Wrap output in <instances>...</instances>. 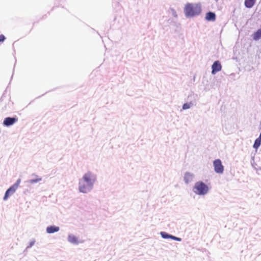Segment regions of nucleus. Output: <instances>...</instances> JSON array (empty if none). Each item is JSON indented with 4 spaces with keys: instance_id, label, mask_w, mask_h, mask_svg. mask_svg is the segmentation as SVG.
<instances>
[{
    "instance_id": "nucleus-3",
    "label": "nucleus",
    "mask_w": 261,
    "mask_h": 261,
    "mask_svg": "<svg viewBox=\"0 0 261 261\" xmlns=\"http://www.w3.org/2000/svg\"><path fill=\"white\" fill-rule=\"evenodd\" d=\"M21 180L20 179H18L15 184H14L13 186H12L11 187H10L6 192L5 195L4 197V200H6L8 197L13 195L18 188L20 183Z\"/></svg>"
},
{
    "instance_id": "nucleus-18",
    "label": "nucleus",
    "mask_w": 261,
    "mask_h": 261,
    "mask_svg": "<svg viewBox=\"0 0 261 261\" xmlns=\"http://www.w3.org/2000/svg\"><path fill=\"white\" fill-rule=\"evenodd\" d=\"M190 108V106L188 103H185L182 106V109L184 110L188 109Z\"/></svg>"
},
{
    "instance_id": "nucleus-7",
    "label": "nucleus",
    "mask_w": 261,
    "mask_h": 261,
    "mask_svg": "<svg viewBox=\"0 0 261 261\" xmlns=\"http://www.w3.org/2000/svg\"><path fill=\"white\" fill-rule=\"evenodd\" d=\"M79 190L83 193H87L91 188V186L87 184L84 183L83 181H81L79 183Z\"/></svg>"
},
{
    "instance_id": "nucleus-21",
    "label": "nucleus",
    "mask_w": 261,
    "mask_h": 261,
    "mask_svg": "<svg viewBox=\"0 0 261 261\" xmlns=\"http://www.w3.org/2000/svg\"><path fill=\"white\" fill-rule=\"evenodd\" d=\"M258 138H260V140H261V133L260 134L259 136V137Z\"/></svg>"
},
{
    "instance_id": "nucleus-12",
    "label": "nucleus",
    "mask_w": 261,
    "mask_h": 261,
    "mask_svg": "<svg viewBox=\"0 0 261 261\" xmlns=\"http://www.w3.org/2000/svg\"><path fill=\"white\" fill-rule=\"evenodd\" d=\"M193 177V174L191 173H190L189 172H187L185 174V177H184V180L188 184L190 181H191Z\"/></svg>"
},
{
    "instance_id": "nucleus-4",
    "label": "nucleus",
    "mask_w": 261,
    "mask_h": 261,
    "mask_svg": "<svg viewBox=\"0 0 261 261\" xmlns=\"http://www.w3.org/2000/svg\"><path fill=\"white\" fill-rule=\"evenodd\" d=\"M215 171L218 174H222L224 171V166L220 159L215 160L213 162Z\"/></svg>"
},
{
    "instance_id": "nucleus-14",
    "label": "nucleus",
    "mask_w": 261,
    "mask_h": 261,
    "mask_svg": "<svg viewBox=\"0 0 261 261\" xmlns=\"http://www.w3.org/2000/svg\"><path fill=\"white\" fill-rule=\"evenodd\" d=\"M260 38H261V29L258 30L254 34H253V39L255 40H258Z\"/></svg>"
},
{
    "instance_id": "nucleus-8",
    "label": "nucleus",
    "mask_w": 261,
    "mask_h": 261,
    "mask_svg": "<svg viewBox=\"0 0 261 261\" xmlns=\"http://www.w3.org/2000/svg\"><path fill=\"white\" fill-rule=\"evenodd\" d=\"M17 121V119L16 118L7 117L5 119L3 122L4 125L9 126L13 125L14 123Z\"/></svg>"
},
{
    "instance_id": "nucleus-6",
    "label": "nucleus",
    "mask_w": 261,
    "mask_h": 261,
    "mask_svg": "<svg viewBox=\"0 0 261 261\" xmlns=\"http://www.w3.org/2000/svg\"><path fill=\"white\" fill-rule=\"evenodd\" d=\"M212 73L213 74H216L217 72L220 71L222 69V66L219 61H215L212 66Z\"/></svg>"
},
{
    "instance_id": "nucleus-13",
    "label": "nucleus",
    "mask_w": 261,
    "mask_h": 261,
    "mask_svg": "<svg viewBox=\"0 0 261 261\" xmlns=\"http://www.w3.org/2000/svg\"><path fill=\"white\" fill-rule=\"evenodd\" d=\"M68 241L73 244H78L79 241L77 238L73 235H69L68 236Z\"/></svg>"
},
{
    "instance_id": "nucleus-9",
    "label": "nucleus",
    "mask_w": 261,
    "mask_h": 261,
    "mask_svg": "<svg viewBox=\"0 0 261 261\" xmlns=\"http://www.w3.org/2000/svg\"><path fill=\"white\" fill-rule=\"evenodd\" d=\"M205 19L207 21H215L216 20V15L214 13L209 12L206 14Z\"/></svg>"
},
{
    "instance_id": "nucleus-2",
    "label": "nucleus",
    "mask_w": 261,
    "mask_h": 261,
    "mask_svg": "<svg viewBox=\"0 0 261 261\" xmlns=\"http://www.w3.org/2000/svg\"><path fill=\"white\" fill-rule=\"evenodd\" d=\"M195 193L198 195H204L208 191V187L202 181H198L194 186Z\"/></svg>"
},
{
    "instance_id": "nucleus-17",
    "label": "nucleus",
    "mask_w": 261,
    "mask_h": 261,
    "mask_svg": "<svg viewBox=\"0 0 261 261\" xmlns=\"http://www.w3.org/2000/svg\"><path fill=\"white\" fill-rule=\"evenodd\" d=\"M171 239H172L174 240H175V241H181V238H177L176 237H175V236H173L172 235L171 236Z\"/></svg>"
},
{
    "instance_id": "nucleus-1",
    "label": "nucleus",
    "mask_w": 261,
    "mask_h": 261,
    "mask_svg": "<svg viewBox=\"0 0 261 261\" xmlns=\"http://www.w3.org/2000/svg\"><path fill=\"white\" fill-rule=\"evenodd\" d=\"M201 11V7L198 4H187L185 8V15L188 17L198 15Z\"/></svg>"
},
{
    "instance_id": "nucleus-11",
    "label": "nucleus",
    "mask_w": 261,
    "mask_h": 261,
    "mask_svg": "<svg viewBox=\"0 0 261 261\" xmlns=\"http://www.w3.org/2000/svg\"><path fill=\"white\" fill-rule=\"evenodd\" d=\"M256 0H245L244 5L247 8H252L255 4Z\"/></svg>"
},
{
    "instance_id": "nucleus-16",
    "label": "nucleus",
    "mask_w": 261,
    "mask_h": 261,
    "mask_svg": "<svg viewBox=\"0 0 261 261\" xmlns=\"http://www.w3.org/2000/svg\"><path fill=\"white\" fill-rule=\"evenodd\" d=\"M161 234L162 237L164 239H168V238L171 239V235L168 234L165 232H161Z\"/></svg>"
},
{
    "instance_id": "nucleus-10",
    "label": "nucleus",
    "mask_w": 261,
    "mask_h": 261,
    "mask_svg": "<svg viewBox=\"0 0 261 261\" xmlns=\"http://www.w3.org/2000/svg\"><path fill=\"white\" fill-rule=\"evenodd\" d=\"M59 230V227L55 226H50L47 227L46 231L48 233H52Z\"/></svg>"
},
{
    "instance_id": "nucleus-20",
    "label": "nucleus",
    "mask_w": 261,
    "mask_h": 261,
    "mask_svg": "<svg viewBox=\"0 0 261 261\" xmlns=\"http://www.w3.org/2000/svg\"><path fill=\"white\" fill-rule=\"evenodd\" d=\"M41 178H39V179H32L31 180V183H34V182H37L38 181H39L41 180Z\"/></svg>"
},
{
    "instance_id": "nucleus-15",
    "label": "nucleus",
    "mask_w": 261,
    "mask_h": 261,
    "mask_svg": "<svg viewBox=\"0 0 261 261\" xmlns=\"http://www.w3.org/2000/svg\"><path fill=\"white\" fill-rule=\"evenodd\" d=\"M260 144H261V140H260V138H257L255 140V142H254V145H253V147L256 149L260 146Z\"/></svg>"
},
{
    "instance_id": "nucleus-19",
    "label": "nucleus",
    "mask_w": 261,
    "mask_h": 261,
    "mask_svg": "<svg viewBox=\"0 0 261 261\" xmlns=\"http://www.w3.org/2000/svg\"><path fill=\"white\" fill-rule=\"evenodd\" d=\"M5 39H6V38L4 35H0V42L4 41Z\"/></svg>"
},
{
    "instance_id": "nucleus-5",
    "label": "nucleus",
    "mask_w": 261,
    "mask_h": 261,
    "mask_svg": "<svg viewBox=\"0 0 261 261\" xmlns=\"http://www.w3.org/2000/svg\"><path fill=\"white\" fill-rule=\"evenodd\" d=\"M83 181L92 187L93 182L95 180V177L90 173H87L83 176Z\"/></svg>"
}]
</instances>
